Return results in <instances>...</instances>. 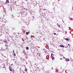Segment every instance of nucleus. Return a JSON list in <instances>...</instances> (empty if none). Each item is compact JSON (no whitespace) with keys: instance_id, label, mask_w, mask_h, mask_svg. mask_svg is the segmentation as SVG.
Returning a JSON list of instances; mask_svg holds the SVG:
<instances>
[{"instance_id":"1","label":"nucleus","mask_w":73,"mask_h":73,"mask_svg":"<svg viewBox=\"0 0 73 73\" xmlns=\"http://www.w3.org/2000/svg\"><path fill=\"white\" fill-rule=\"evenodd\" d=\"M9 68L10 71L12 72V67H11V66H9Z\"/></svg>"},{"instance_id":"2","label":"nucleus","mask_w":73,"mask_h":73,"mask_svg":"<svg viewBox=\"0 0 73 73\" xmlns=\"http://www.w3.org/2000/svg\"><path fill=\"white\" fill-rule=\"evenodd\" d=\"M59 46L60 47H62V48H64V46H63L62 45H59Z\"/></svg>"},{"instance_id":"3","label":"nucleus","mask_w":73,"mask_h":73,"mask_svg":"<svg viewBox=\"0 0 73 73\" xmlns=\"http://www.w3.org/2000/svg\"><path fill=\"white\" fill-rule=\"evenodd\" d=\"M66 61H69V58H66Z\"/></svg>"},{"instance_id":"4","label":"nucleus","mask_w":73,"mask_h":73,"mask_svg":"<svg viewBox=\"0 0 73 73\" xmlns=\"http://www.w3.org/2000/svg\"><path fill=\"white\" fill-rule=\"evenodd\" d=\"M66 40H67V41H69V38H66Z\"/></svg>"},{"instance_id":"5","label":"nucleus","mask_w":73,"mask_h":73,"mask_svg":"<svg viewBox=\"0 0 73 73\" xmlns=\"http://www.w3.org/2000/svg\"><path fill=\"white\" fill-rule=\"evenodd\" d=\"M9 0H7L6 1V3H9Z\"/></svg>"},{"instance_id":"6","label":"nucleus","mask_w":73,"mask_h":73,"mask_svg":"<svg viewBox=\"0 0 73 73\" xmlns=\"http://www.w3.org/2000/svg\"><path fill=\"white\" fill-rule=\"evenodd\" d=\"M5 46L7 47V48H8V45H7L6 44H5Z\"/></svg>"},{"instance_id":"7","label":"nucleus","mask_w":73,"mask_h":73,"mask_svg":"<svg viewBox=\"0 0 73 73\" xmlns=\"http://www.w3.org/2000/svg\"><path fill=\"white\" fill-rule=\"evenodd\" d=\"M51 57L52 59V60H54V57H53V56H51Z\"/></svg>"},{"instance_id":"8","label":"nucleus","mask_w":73,"mask_h":73,"mask_svg":"<svg viewBox=\"0 0 73 73\" xmlns=\"http://www.w3.org/2000/svg\"><path fill=\"white\" fill-rule=\"evenodd\" d=\"M26 49H27V50H28L29 49V47H26Z\"/></svg>"},{"instance_id":"9","label":"nucleus","mask_w":73,"mask_h":73,"mask_svg":"<svg viewBox=\"0 0 73 73\" xmlns=\"http://www.w3.org/2000/svg\"><path fill=\"white\" fill-rule=\"evenodd\" d=\"M58 27H59V28H60L61 27H60V25H58Z\"/></svg>"},{"instance_id":"10","label":"nucleus","mask_w":73,"mask_h":73,"mask_svg":"<svg viewBox=\"0 0 73 73\" xmlns=\"http://www.w3.org/2000/svg\"><path fill=\"white\" fill-rule=\"evenodd\" d=\"M3 42H4V43H5V42H7V41H6V40H4Z\"/></svg>"},{"instance_id":"11","label":"nucleus","mask_w":73,"mask_h":73,"mask_svg":"<svg viewBox=\"0 0 73 73\" xmlns=\"http://www.w3.org/2000/svg\"><path fill=\"white\" fill-rule=\"evenodd\" d=\"M28 33H29L28 32H26V35H28Z\"/></svg>"},{"instance_id":"12","label":"nucleus","mask_w":73,"mask_h":73,"mask_svg":"<svg viewBox=\"0 0 73 73\" xmlns=\"http://www.w3.org/2000/svg\"><path fill=\"white\" fill-rule=\"evenodd\" d=\"M14 56H16V54H15V53H14Z\"/></svg>"},{"instance_id":"13","label":"nucleus","mask_w":73,"mask_h":73,"mask_svg":"<svg viewBox=\"0 0 73 73\" xmlns=\"http://www.w3.org/2000/svg\"><path fill=\"white\" fill-rule=\"evenodd\" d=\"M13 53H15V51L14 50H13Z\"/></svg>"},{"instance_id":"14","label":"nucleus","mask_w":73,"mask_h":73,"mask_svg":"<svg viewBox=\"0 0 73 73\" xmlns=\"http://www.w3.org/2000/svg\"><path fill=\"white\" fill-rule=\"evenodd\" d=\"M51 57H52V56H53V54H51Z\"/></svg>"},{"instance_id":"15","label":"nucleus","mask_w":73,"mask_h":73,"mask_svg":"<svg viewBox=\"0 0 73 73\" xmlns=\"http://www.w3.org/2000/svg\"><path fill=\"white\" fill-rule=\"evenodd\" d=\"M54 35H56V33H54Z\"/></svg>"},{"instance_id":"16","label":"nucleus","mask_w":73,"mask_h":73,"mask_svg":"<svg viewBox=\"0 0 73 73\" xmlns=\"http://www.w3.org/2000/svg\"><path fill=\"white\" fill-rule=\"evenodd\" d=\"M11 66H12V65H13V64H12L11 65Z\"/></svg>"},{"instance_id":"17","label":"nucleus","mask_w":73,"mask_h":73,"mask_svg":"<svg viewBox=\"0 0 73 73\" xmlns=\"http://www.w3.org/2000/svg\"><path fill=\"white\" fill-rule=\"evenodd\" d=\"M68 45L69 46V45H70V44H68Z\"/></svg>"},{"instance_id":"18","label":"nucleus","mask_w":73,"mask_h":73,"mask_svg":"<svg viewBox=\"0 0 73 73\" xmlns=\"http://www.w3.org/2000/svg\"><path fill=\"white\" fill-rule=\"evenodd\" d=\"M25 1H28V0H25Z\"/></svg>"},{"instance_id":"19","label":"nucleus","mask_w":73,"mask_h":73,"mask_svg":"<svg viewBox=\"0 0 73 73\" xmlns=\"http://www.w3.org/2000/svg\"><path fill=\"white\" fill-rule=\"evenodd\" d=\"M23 73H25V72H23Z\"/></svg>"}]
</instances>
